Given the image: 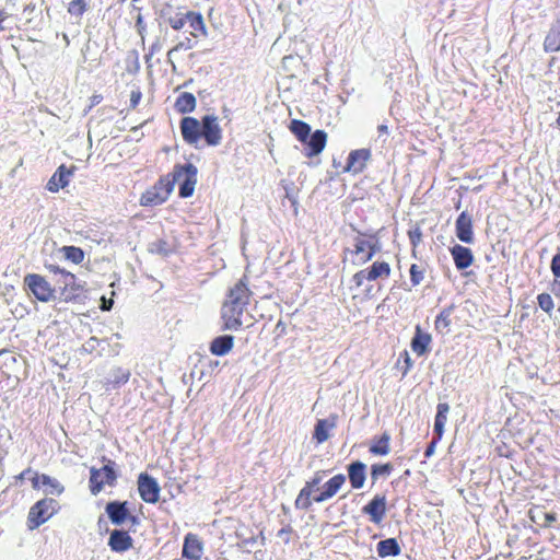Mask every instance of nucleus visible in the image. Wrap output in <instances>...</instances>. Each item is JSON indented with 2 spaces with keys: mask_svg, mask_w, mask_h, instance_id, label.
<instances>
[{
  "mask_svg": "<svg viewBox=\"0 0 560 560\" xmlns=\"http://www.w3.org/2000/svg\"><path fill=\"white\" fill-rule=\"evenodd\" d=\"M250 295L246 277H243L229 290L221 307L224 330L236 331L243 326L242 317L249 304Z\"/></svg>",
  "mask_w": 560,
  "mask_h": 560,
  "instance_id": "nucleus-1",
  "label": "nucleus"
},
{
  "mask_svg": "<svg viewBox=\"0 0 560 560\" xmlns=\"http://www.w3.org/2000/svg\"><path fill=\"white\" fill-rule=\"evenodd\" d=\"M103 460H106V464L102 468L92 467L90 469V490L94 495L98 494L105 485L114 486L117 479L115 462L105 457Z\"/></svg>",
  "mask_w": 560,
  "mask_h": 560,
  "instance_id": "nucleus-2",
  "label": "nucleus"
},
{
  "mask_svg": "<svg viewBox=\"0 0 560 560\" xmlns=\"http://www.w3.org/2000/svg\"><path fill=\"white\" fill-rule=\"evenodd\" d=\"M24 284L40 302L47 303L57 299V288L52 287L50 282L42 275L27 273L24 277Z\"/></svg>",
  "mask_w": 560,
  "mask_h": 560,
  "instance_id": "nucleus-3",
  "label": "nucleus"
},
{
  "mask_svg": "<svg viewBox=\"0 0 560 560\" xmlns=\"http://www.w3.org/2000/svg\"><path fill=\"white\" fill-rule=\"evenodd\" d=\"M197 167L191 163L174 167L171 175L173 182L179 183V196L182 198L192 196L197 183Z\"/></svg>",
  "mask_w": 560,
  "mask_h": 560,
  "instance_id": "nucleus-4",
  "label": "nucleus"
},
{
  "mask_svg": "<svg viewBox=\"0 0 560 560\" xmlns=\"http://www.w3.org/2000/svg\"><path fill=\"white\" fill-rule=\"evenodd\" d=\"M57 290L59 291V300L66 303H80L83 301V285L77 281L75 276L62 273V279H56Z\"/></svg>",
  "mask_w": 560,
  "mask_h": 560,
  "instance_id": "nucleus-5",
  "label": "nucleus"
},
{
  "mask_svg": "<svg viewBox=\"0 0 560 560\" xmlns=\"http://www.w3.org/2000/svg\"><path fill=\"white\" fill-rule=\"evenodd\" d=\"M57 506V501L51 498H45L36 502L28 513L30 527L36 528L47 522L56 513Z\"/></svg>",
  "mask_w": 560,
  "mask_h": 560,
  "instance_id": "nucleus-6",
  "label": "nucleus"
},
{
  "mask_svg": "<svg viewBox=\"0 0 560 560\" xmlns=\"http://www.w3.org/2000/svg\"><path fill=\"white\" fill-rule=\"evenodd\" d=\"M137 483L139 495L144 502L154 504L159 501L161 488L155 478L148 472H141Z\"/></svg>",
  "mask_w": 560,
  "mask_h": 560,
  "instance_id": "nucleus-7",
  "label": "nucleus"
},
{
  "mask_svg": "<svg viewBox=\"0 0 560 560\" xmlns=\"http://www.w3.org/2000/svg\"><path fill=\"white\" fill-rule=\"evenodd\" d=\"M390 266L386 261H375L370 268L362 269L353 275L352 281L357 287H361L365 280L375 281L378 278H388Z\"/></svg>",
  "mask_w": 560,
  "mask_h": 560,
  "instance_id": "nucleus-8",
  "label": "nucleus"
},
{
  "mask_svg": "<svg viewBox=\"0 0 560 560\" xmlns=\"http://www.w3.org/2000/svg\"><path fill=\"white\" fill-rule=\"evenodd\" d=\"M201 137L206 140L208 145L215 147L221 142L222 130L218 122V117L214 115H206L201 121Z\"/></svg>",
  "mask_w": 560,
  "mask_h": 560,
  "instance_id": "nucleus-9",
  "label": "nucleus"
},
{
  "mask_svg": "<svg viewBox=\"0 0 560 560\" xmlns=\"http://www.w3.org/2000/svg\"><path fill=\"white\" fill-rule=\"evenodd\" d=\"M127 504V501H110L106 504L105 512L114 525H121L127 520L137 523V517L130 515Z\"/></svg>",
  "mask_w": 560,
  "mask_h": 560,
  "instance_id": "nucleus-10",
  "label": "nucleus"
},
{
  "mask_svg": "<svg viewBox=\"0 0 560 560\" xmlns=\"http://www.w3.org/2000/svg\"><path fill=\"white\" fill-rule=\"evenodd\" d=\"M362 512L370 516L371 522L380 524L386 514V497L384 494H376L362 508Z\"/></svg>",
  "mask_w": 560,
  "mask_h": 560,
  "instance_id": "nucleus-11",
  "label": "nucleus"
},
{
  "mask_svg": "<svg viewBox=\"0 0 560 560\" xmlns=\"http://www.w3.org/2000/svg\"><path fill=\"white\" fill-rule=\"evenodd\" d=\"M346 482V476L342 474L335 475L323 485L322 491L313 495V501L316 503L325 502L331 499L341 489Z\"/></svg>",
  "mask_w": 560,
  "mask_h": 560,
  "instance_id": "nucleus-12",
  "label": "nucleus"
},
{
  "mask_svg": "<svg viewBox=\"0 0 560 560\" xmlns=\"http://www.w3.org/2000/svg\"><path fill=\"white\" fill-rule=\"evenodd\" d=\"M180 132L188 144H196L201 138V124L195 117H184L180 120Z\"/></svg>",
  "mask_w": 560,
  "mask_h": 560,
  "instance_id": "nucleus-13",
  "label": "nucleus"
},
{
  "mask_svg": "<svg viewBox=\"0 0 560 560\" xmlns=\"http://www.w3.org/2000/svg\"><path fill=\"white\" fill-rule=\"evenodd\" d=\"M456 236L466 244L474 243L472 218L467 211H463L455 222Z\"/></svg>",
  "mask_w": 560,
  "mask_h": 560,
  "instance_id": "nucleus-14",
  "label": "nucleus"
},
{
  "mask_svg": "<svg viewBox=\"0 0 560 560\" xmlns=\"http://www.w3.org/2000/svg\"><path fill=\"white\" fill-rule=\"evenodd\" d=\"M327 142V133L324 130H315L308 135L306 142H302L304 148V154L307 158L318 155L325 148Z\"/></svg>",
  "mask_w": 560,
  "mask_h": 560,
  "instance_id": "nucleus-15",
  "label": "nucleus"
},
{
  "mask_svg": "<svg viewBox=\"0 0 560 560\" xmlns=\"http://www.w3.org/2000/svg\"><path fill=\"white\" fill-rule=\"evenodd\" d=\"M131 536L122 529H114L110 532L108 546L114 552H125L132 547Z\"/></svg>",
  "mask_w": 560,
  "mask_h": 560,
  "instance_id": "nucleus-16",
  "label": "nucleus"
},
{
  "mask_svg": "<svg viewBox=\"0 0 560 560\" xmlns=\"http://www.w3.org/2000/svg\"><path fill=\"white\" fill-rule=\"evenodd\" d=\"M370 158L371 152L368 149L351 151L347 160L346 171L352 172L354 174L362 172L365 168L366 162Z\"/></svg>",
  "mask_w": 560,
  "mask_h": 560,
  "instance_id": "nucleus-17",
  "label": "nucleus"
},
{
  "mask_svg": "<svg viewBox=\"0 0 560 560\" xmlns=\"http://www.w3.org/2000/svg\"><path fill=\"white\" fill-rule=\"evenodd\" d=\"M348 478L353 489H361L366 479V465L360 460L350 463L347 466Z\"/></svg>",
  "mask_w": 560,
  "mask_h": 560,
  "instance_id": "nucleus-18",
  "label": "nucleus"
},
{
  "mask_svg": "<svg viewBox=\"0 0 560 560\" xmlns=\"http://www.w3.org/2000/svg\"><path fill=\"white\" fill-rule=\"evenodd\" d=\"M450 252L453 257L455 267L458 270H464L471 266L474 261V255L470 248L456 244L450 249Z\"/></svg>",
  "mask_w": 560,
  "mask_h": 560,
  "instance_id": "nucleus-19",
  "label": "nucleus"
},
{
  "mask_svg": "<svg viewBox=\"0 0 560 560\" xmlns=\"http://www.w3.org/2000/svg\"><path fill=\"white\" fill-rule=\"evenodd\" d=\"M544 50L546 52L560 51V14L551 24L544 40Z\"/></svg>",
  "mask_w": 560,
  "mask_h": 560,
  "instance_id": "nucleus-20",
  "label": "nucleus"
},
{
  "mask_svg": "<svg viewBox=\"0 0 560 560\" xmlns=\"http://www.w3.org/2000/svg\"><path fill=\"white\" fill-rule=\"evenodd\" d=\"M71 175V170L67 168L63 164L60 165L49 178L46 188L51 192L59 191V189L65 188L69 184V177Z\"/></svg>",
  "mask_w": 560,
  "mask_h": 560,
  "instance_id": "nucleus-21",
  "label": "nucleus"
},
{
  "mask_svg": "<svg viewBox=\"0 0 560 560\" xmlns=\"http://www.w3.org/2000/svg\"><path fill=\"white\" fill-rule=\"evenodd\" d=\"M202 556V544L194 534H187L183 546V557L199 560Z\"/></svg>",
  "mask_w": 560,
  "mask_h": 560,
  "instance_id": "nucleus-22",
  "label": "nucleus"
},
{
  "mask_svg": "<svg viewBox=\"0 0 560 560\" xmlns=\"http://www.w3.org/2000/svg\"><path fill=\"white\" fill-rule=\"evenodd\" d=\"M337 416L332 415L327 419H319L314 429L313 438L317 443H324L329 439V430L336 427Z\"/></svg>",
  "mask_w": 560,
  "mask_h": 560,
  "instance_id": "nucleus-23",
  "label": "nucleus"
},
{
  "mask_svg": "<svg viewBox=\"0 0 560 560\" xmlns=\"http://www.w3.org/2000/svg\"><path fill=\"white\" fill-rule=\"evenodd\" d=\"M234 345V337L231 335H222L215 337L210 343V351L212 354L222 357L228 354Z\"/></svg>",
  "mask_w": 560,
  "mask_h": 560,
  "instance_id": "nucleus-24",
  "label": "nucleus"
},
{
  "mask_svg": "<svg viewBox=\"0 0 560 560\" xmlns=\"http://www.w3.org/2000/svg\"><path fill=\"white\" fill-rule=\"evenodd\" d=\"M189 27L191 28L190 35L198 37L199 35L207 36V27L201 13L195 11L187 12Z\"/></svg>",
  "mask_w": 560,
  "mask_h": 560,
  "instance_id": "nucleus-25",
  "label": "nucleus"
},
{
  "mask_svg": "<svg viewBox=\"0 0 560 560\" xmlns=\"http://www.w3.org/2000/svg\"><path fill=\"white\" fill-rule=\"evenodd\" d=\"M376 551L381 558H386L398 556L401 549L396 538H387L377 542Z\"/></svg>",
  "mask_w": 560,
  "mask_h": 560,
  "instance_id": "nucleus-26",
  "label": "nucleus"
},
{
  "mask_svg": "<svg viewBox=\"0 0 560 560\" xmlns=\"http://www.w3.org/2000/svg\"><path fill=\"white\" fill-rule=\"evenodd\" d=\"M170 196V189L165 191H158L156 189L147 190L140 199L142 206H159L167 200Z\"/></svg>",
  "mask_w": 560,
  "mask_h": 560,
  "instance_id": "nucleus-27",
  "label": "nucleus"
},
{
  "mask_svg": "<svg viewBox=\"0 0 560 560\" xmlns=\"http://www.w3.org/2000/svg\"><path fill=\"white\" fill-rule=\"evenodd\" d=\"M430 342L431 336L429 334L422 332L420 327L417 326L416 334L411 340L412 350L418 355H422L428 351Z\"/></svg>",
  "mask_w": 560,
  "mask_h": 560,
  "instance_id": "nucleus-28",
  "label": "nucleus"
},
{
  "mask_svg": "<svg viewBox=\"0 0 560 560\" xmlns=\"http://www.w3.org/2000/svg\"><path fill=\"white\" fill-rule=\"evenodd\" d=\"M450 411V406L446 402H440L436 407V415L434 419V433L438 435V439H441L444 432V427L447 421V413Z\"/></svg>",
  "mask_w": 560,
  "mask_h": 560,
  "instance_id": "nucleus-29",
  "label": "nucleus"
},
{
  "mask_svg": "<svg viewBox=\"0 0 560 560\" xmlns=\"http://www.w3.org/2000/svg\"><path fill=\"white\" fill-rule=\"evenodd\" d=\"M390 435L388 433H383L377 440H373L369 451L373 455L377 456H386L390 452L389 447Z\"/></svg>",
  "mask_w": 560,
  "mask_h": 560,
  "instance_id": "nucleus-30",
  "label": "nucleus"
},
{
  "mask_svg": "<svg viewBox=\"0 0 560 560\" xmlns=\"http://www.w3.org/2000/svg\"><path fill=\"white\" fill-rule=\"evenodd\" d=\"M195 108L196 97L189 92L182 93L175 102V109L180 114L191 113Z\"/></svg>",
  "mask_w": 560,
  "mask_h": 560,
  "instance_id": "nucleus-31",
  "label": "nucleus"
},
{
  "mask_svg": "<svg viewBox=\"0 0 560 560\" xmlns=\"http://www.w3.org/2000/svg\"><path fill=\"white\" fill-rule=\"evenodd\" d=\"M351 229L358 233V235L353 238V249L351 250V253L357 257V260L353 261V264L357 265L360 258L366 254L369 248V241L362 238V233L358 231L353 225H351Z\"/></svg>",
  "mask_w": 560,
  "mask_h": 560,
  "instance_id": "nucleus-32",
  "label": "nucleus"
},
{
  "mask_svg": "<svg viewBox=\"0 0 560 560\" xmlns=\"http://www.w3.org/2000/svg\"><path fill=\"white\" fill-rule=\"evenodd\" d=\"M148 250L152 254L165 257L174 252V247L166 240L159 238L149 244Z\"/></svg>",
  "mask_w": 560,
  "mask_h": 560,
  "instance_id": "nucleus-33",
  "label": "nucleus"
},
{
  "mask_svg": "<svg viewBox=\"0 0 560 560\" xmlns=\"http://www.w3.org/2000/svg\"><path fill=\"white\" fill-rule=\"evenodd\" d=\"M290 130L301 142H306L308 135L311 133L310 125L298 119H293L291 121Z\"/></svg>",
  "mask_w": 560,
  "mask_h": 560,
  "instance_id": "nucleus-34",
  "label": "nucleus"
},
{
  "mask_svg": "<svg viewBox=\"0 0 560 560\" xmlns=\"http://www.w3.org/2000/svg\"><path fill=\"white\" fill-rule=\"evenodd\" d=\"M129 370L122 368H115L112 370L109 374L108 383L112 384L114 388H116L122 384H126L129 381Z\"/></svg>",
  "mask_w": 560,
  "mask_h": 560,
  "instance_id": "nucleus-35",
  "label": "nucleus"
},
{
  "mask_svg": "<svg viewBox=\"0 0 560 560\" xmlns=\"http://www.w3.org/2000/svg\"><path fill=\"white\" fill-rule=\"evenodd\" d=\"M91 0H72L68 4V13L71 16L81 19L82 15L89 10Z\"/></svg>",
  "mask_w": 560,
  "mask_h": 560,
  "instance_id": "nucleus-36",
  "label": "nucleus"
},
{
  "mask_svg": "<svg viewBox=\"0 0 560 560\" xmlns=\"http://www.w3.org/2000/svg\"><path fill=\"white\" fill-rule=\"evenodd\" d=\"M452 308H444L435 318V329L441 332H447L451 325Z\"/></svg>",
  "mask_w": 560,
  "mask_h": 560,
  "instance_id": "nucleus-37",
  "label": "nucleus"
},
{
  "mask_svg": "<svg viewBox=\"0 0 560 560\" xmlns=\"http://www.w3.org/2000/svg\"><path fill=\"white\" fill-rule=\"evenodd\" d=\"M42 486L48 488L46 490L48 494L59 495L65 490L63 486L57 479L44 474L42 475Z\"/></svg>",
  "mask_w": 560,
  "mask_h": 560,
  "instance_id": "nucleus-38",
  "label": "nucleus"
},
{
  "mask_svg": "<svg viewBox=\"0 0 560 560\" xmlns=\"http://www.w3.org/2000/svg\"><path fill=\"white\" fill-rule=\"evenodd\" d=\"M65 258L73 264H81L84 259V252L80 247L75 246H63L60 249Z\"/></svg>",
  "mask_w": 560,
  "mask_h": 560,
  "instance_id": "nucleus-39",
  "label": "nucleus"
},
{
  "mask_svg": "<svg viewBox=\"0 0 560 560\" xmlns=\"http://www.w3.org/2000/svg\"><path fill=\"white\" fill-rule=\"evenodd\" d=\"M530 514L532 520L544 527H549L557 520L555 513H546L540 510L537 512L532 511Z\"/></svg>",
  "mask_w": 560,
  "mask_h": 560,
  "instance_id": "nucleus-40",
  "label": "nucleus"
},
{
  "mask_svg": "<svg viewBox=\"0 0 560 560\" xmlns=\"http://www.w3.org/2000/svg\"><path fill=\"white\" fill-rule=\"evenodd\" d=\"M393 471V465L386 464H374L371 466V478L375 482L380 477H387Z\"/></svg>",
  "mask_w": 560,
  "mask_h": 560,
  "instance_id": "nucleus-41",
  "label": "nucleus"
},
{
  "mask_svg": "<svg viewBox=\"0 0 560 560\" xmlns=\"http://www.w3.org/2000/svg\"><path fill=\"white\" fill-rule=\"evenodd\" d=\"M312 493L308 488L303 487L295 500V506L298 509L307 510L313 501V498L311 499Z\"/></svg>",
  "mask_w": 560,
  "mask_h": 560,
  "instance_id": "nucleus-42",
  "label": "nucleus"
},
{
  "mask_svg": "<svg viewBox=\"0 0 560 560\" xmlns=\"http://www.w3.org/2000/svg\"><path fill=\"white\" fill-rule=\"evenodd\" d=\"M107 343L106 339H98L96 337L89 338L83 345L81 350L85 353H93L97 351L98 347L102 345Z\"/></svg>",
  "mask_w": 560,
  "mask_h": 560,
  "instance_id": "nucleus-43",
  "label": "nucleus"
},
{
  "mask_svg": "<svg viewBox=\"0 0 560 560\" xmlns=\"http://www.w3.org/2000/svg\"><path fill=\"white\" fill-rule=\"evenodd\" d=\"M410 281L413 287L419 285L424 278V269L416 264L410 267Z\"/></svg>",
  "mask_w": 560,
  "mask_h": 560,
  "instance_id": "nucleus-44",
  "label": "nucleus"
},
{
  "mask_svg": "<svg viewBox=\"0 0 560 560\" xmlns=\"http://www.w3.org/2000/svg\"><path fill=\"white\" fill-rule=\"evenodd\" d=\"M194 47L192 45V42L189 37H185V39L178 42V44L176 46H174L168 52H167V58H168V61L173 63L172 61V56L174 52L176 51H179V50H189ZM175 68V66H173Z\"/></svg>",
  "mask_w": 560,
  "mask_h": 560,
  "instance_id": "nucleus-45",
  "label": "nucleus"
},
{
  "mask_svg": "<svg viewBox=\"0 0 560 560\" xmlns=\"http://www.w3.org/2000/svg\"><path fill=\"white\" fill-rule=\"evenodd\" d=\"M538 305L539 307L546 312L550 313L553 310V300L550 294L548 293H541L537 296Z\"/></svg>",
  "mask_w": 560,
  "mask_h": 560,
  "instance_id": "nucleus-46",
  "label": "nucleus"
},
{
  "mask_svg": "<svg viewBox=\"0 0 560 560\" xmlns=\"http://www.w3.org/2000/svg\"><path fill=\"white\" fill-rule=\"evenodd\" d=\"M378 250H380V246H378L377 241H375L374 243L369 241L368 252H366V254L363 257L360 258V260L357 262V265H364V264H366L368 261H370L375 256V254Z\"/></svg>",
  "mask_w": 560,
  "mask_h": 560,
  "instance_id": "nucleus-47",
  "label": "nucleus"
},
{
  "mask_svg": "<svg viewBox=\"0 0 560 560\" xmlns=\"http://www.w3.org/2000/svg\"><path fill=\"white\" fill-rule=\"evenodd\" d=\"M188 22L187 13L186 14H176L175 16H171L168 19V24L173 30L179 31L182 30Z\"/></svg>",
  "mask_w": 560,
  "mask_h": 560,
  "instance_id": "nucleus-48",
  "label": "nucleus"
},
{
  "mask_svg": "<svg viewBox=\"0 0 560 560\" xmlns=\"http://www.w3.org/2000/svg\"><path fill=\"white\" fill-rule=\"evenodd\" d=\"M323 471H317L311 480L306 481L304 488H308V490L312 492L318 490L323 480Z\"/></svg>",
  "mask_w": 560,
  "mask_h": 560,
  "instance_id": "nucleus-49",
  "label": "nucleus"
},
{
  "mask_svg": "<svg viewBox=\"0 0 560 560\" xmlns=\"http://www.w3.org/2000/svg\"><path fill=\"white\" fill-rule=\"evenodd\" d=\"M44 267L47 271L55 275L57 277L56 279H62V273H70V271H67L55 264L45 262Z\"/></svg>",
  "mask_w": 560,
  "mask_h": 560,
  "instance_id": "nucleus-50",
  "label": "nucleus"
},
{
  "mask_svg": "<svg viewBox=\"0 0 560 560\" xmlns=\"http://www.w3.org/2000/svg\"><path fill=\"white\" fill-rule=\"evenodd\" d=\"M550 270L556 279H560V250L552 257Z\"/></svg>",
  "mask_w": 560,
  "mask_h": 560,
  "instance_id": "nucleus-51",
  "label": "nucleus"
},
{
  "mask_svg": "<svg viewBox=\"0 0 560 560\" xmlns=\"http://www.w3.org/2000/svg\"><path fill=\"white\" fill-rule=\"evenodd\" d=\"M175 182L172 179H160L158 184L154 185L153 189H156L158 191H165L170 189V194L172 192L174 188Z\"/></svg>",
  "mask_w": 560,
  "mask_h": 560,
  "instance_id": "nucleus-52",
  "label": "nucleus"
},
{
  "mask_svg": "<svg viewBox=\"0 0 560 560\" xmlns=\"http://www.w3.org/2000/svg\"><path fill=\"white\" fill-rule=\"evenodd\" d=\"M141 96H142V94L139 90L131 91V94H130V107L131 108H136L138 106V104L140 103Z\"/></svg>",
  "mask_w": 560,
  "mask_h": 560,
  "instance_id": "nucleus-53",
  "label": "nucleus"
},
{
  "mask_svg": "<svg viewBox=\"0 0 560 560\" xmlns=\"http://www.w3.org/2000/svg\"><path fill=\"white\" fill-rule=\"evenodd\" d=\"M421 235L422 233L419 229L409 232V238L413 246H417V244L421 241Z\"/></svg>",
  "mask_w": 560,
  "mask_h": 560,
  "instance_id": "nucleus-54",
  "label": "nucleus"
},
{
  "mask_svg": "<svg viewBox=\"0 0 560 560\" xmlns=\"http://www.w3.org/2000/svg\"><path fill=\"white\" fill-rule=\"evenodd\" d=\"M11 18V14L4 10H0V31H4L8 28L7 25H4V22Z\"/></svg>",
  "mask_w": 560,
  "mask_h": 560,
  "instance_id": "nucleus-55",
  "label": "nucleus"
},
{
  "mask_svg": "<svg viewBox=\"0 0 560 560\" xmlns=\"http://www.w3.org/2000/svg\"><path fill=\"white\" fill-rule=\"evenodd\" d=\"M435 446H436V441H432V442L429 443V445L427 446V448L424 451V457L425 458H429V457H431L434 454Z\"/></svg>",
  "mask_w": 560,
  "mask_h": 560,
  "instance_id": "nucleus-56",
  "label": "nucleus"
},
{
  "mask_svg": "<svg viewBox=\"0 0 560 560\" xmlns=\"http://www.w3.org/2000/svg\"><path fill=\"white\" fill-rule=\"evenodd\" d=\"M32 485H33V488L34 489H38L42 486V475H36L33 479H32Z\"/></svg>",
  "mask_w": 560,
  "mask_h": 560,
  "instance_id": "nucleus-57",
  "label": "nucleus"
},
{
  "mask_svg": "<svg viewBox=\"0 0 560 560\" xmlns=\"http://www.w3.org/2000/svg\"><path fill=\"white\" fill-rule=\"evenodd\" d=\"M113 306V300H106L103 298V303L101 305L102 311H109Z\"/></svg>",
  "mask_w": 560,
  "mask_h": 560,
  "instance_id": "nucleus-58",
  "label": "nucleus"
},
{
  "mask_svg": "<svg viewBox=\"0 0 560 560\" xmlns=\"http://www.w3.org/2000/svg\"><path fill=\"white\" fill-rule=\"evenodd\" d=\"M35 10V5L34 4H27L25 8H24V12L27 13V14H31L33 11Z\"/></svg>",
  "mask_w": 560,
  "mask_h": 560,
  "instance_id": "nucleus-59",
  "label": "nucleus"
},
{
  "mask_svg": "<svg viewBox=\"0 0 560 560\" xmlns=\"http://www.w3.org/2000/svg\"><path fill=\"white\" fill-rule=\"evenodd\" d=\"M159 49H160V44L159 43L153 44L150 48V55H153Z\"/></svg>",
  "mask_w": 560,
  "mask_h": 560,
  "instance_id": "nucleus-60",
  "label": "nucleus"
},
{
  "mask_svg": "<svg viewBox=\"0 0 560 560\" xmlns=\"http://www.w3.org/2000/svg\"><path fill=\"white\" fill-rule=\"evenodd\" d=\"M378 131H380V133H387L388 128H387L386 125H380L378 126Z\"/></svg>",
  "mask_w": 560,
  "mask_h": 560,
  "instance_id": "nucleus-61",
  "label": "nucleus"
},
{
  "mask_svg": "<svg viewBox=\"0 0 560 560\" xmlns=\"http://www.w3.org/2000/svg\"><path fill=\"white\" fill-rule=\"evenodd\" d=\"M552 290H553V292H556V291L560 292V282L555 281Z\"/></svg>",
  "mask_w": 560,
  "mask_h": 560,
  "instance_id": "nucleus-62",
  "label": "nucleus"
},
{
  "mask_svg": "<svg viewBox=\"0 0 560 560\" xmlns=\"http://www.w3.org/2000/svg\"><path fill=\"white\" fill-rule=\"evenodd\" d=\"M137 25H142V18H141V15L138 16Z\"/></svg>",
  "mask_w": 560,
  "mask_h": 560,
  "instance_id": "nucleus-63",
  "label": "nucleus"
},
{
  "mask_svg": "<svg viewBox=\"0 0 560 560\" xmlns=\"http://www.w3.org/2000/svg\"><path fill=\"white\" fill-rule=\"evenodd\" d=\"M557 127L560 129V113H559V116H558V119H557Z\"/></svg>",
  "mask_w": 560,
  "mask_h": 560,
  "instance_id": "nucleus-64",
  "label": "nucleus"
}]
</instances>
